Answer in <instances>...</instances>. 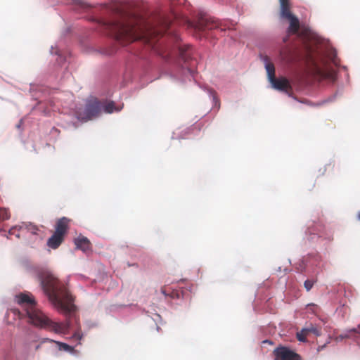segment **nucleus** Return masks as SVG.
I'll return each mask as SVG.
<instances>
[{"label":"nucleus","instance_id":"17","mask_svg":"<svg viewBox=\"0 0 360 360\" xmlns=\"http://www.w3.org/2000/svg\"><path fill=\"white\" fill-rule=\"evenodd\" d=\"M307 334L304 328H303L300 332L297 333V338L300 342H306L307 341Z\"/></svg>","mask_w":360,"mask_h":360},{"label":"nucleus","instance_id":"10","mask_svg":"<svg viewBox=\"0 0 360 360\" xmlns=\"http://www.w3.org/2000/svg\"><path fill=\"white\" fill-rule=\"evenodd\" d=\"M69 222L70 219L66 217L59 219L56 224L55 232L65 236L69 229Z\"/></svg>","mask_w":360,"mask_h":360},{"label":"nucleus","instance_id":"8","mask_svg":"<svg viewBox=\"0 0 360 360\" xmlns=\"http://www.w3.org/2000/svg\"><path fill=\"white\" fill-rule=\"evenodd\" d=\"M178 53L180 58L184 61V65L183 67L187 68L193 74L196 64L195 61L191 60V63L187 65L189 60L191 59V47L189 45H178Z\"/></svg>","mask_w":360,"mask_h":360},{"label":"nucleus","instance_id":"19","mask_svg":"<svg viewBox=\"0 0 360 360\" xmlns=\"http://www.w3.org/2000/svg\"><path fill=\"white\" fill-rule=\"evenodd\" d=\"M314 283L313 281L309 279L304 281V285L307 291H309L312 288Z\"/></svg>","mask_w":360,"mask_h":360},{"label":"nucleus","instance_id":"24","mask_svg":"<svg viewBox=\"0 0 360 360\" xmlns=\"http://www.w3.org/2000/svg\"><path fill=\"white\" fill-rule=\"evenodd\" d=\"M40 348V345H37L35 347V350H38Z\"/></svg>","mask_w":360,"mask_h":360},{"label":"nucleus","instance_id":"2","mask_svg":"<svg viewBox=\"0 0 360 360\" xmlns=\"http://www.w3.org/2000/svg\"><path fill=\"white\" fill-rule=\"evenodd\" d=\"M15 301L20 306L22 311L18 309H11V311L20 319H26L27 323L35 327L55 333H62L65 329L63 324L51 321L38 308L37 301L31 292H25L16 295Z\"/></svg>","mask_w":360,"mask_h":360},{"label":"nucleus","instance_id":"9","mask_svg":"<svg viewBox=\"0 0 360 360\" xmlns=\"http://www.w3.org/2000/svg\"><path fill=\"white\" fill-rule=\"evenodd\" d=\"M269 82L271 84L272 88L276 90L285 92L286 94H290L292 91V86L290 84L289 80L284 77H274L269 80Z\"/></svg>","mask_w":360,"mask_h":360},{"label":"nucleus","instance_id":"15","mask_svg":"<svg viewBox=\"0 0 360 360\" xmlns=\"http://www.w3.org/2000/svg\"><path fill=\"white\" fill-rule=\"evenodd\" d=\"M307 334L308 335L309 333H312L316 336H320L321 334V330L313 325H311L309 327L304 328Z\"/></svg>","mask_w":360,"mask_h":360},{"label":"nucleus","instance_id":"22","mask_svg":"<svg viewBox=\"0 0 360 360\" xmlns=\"http://www.w3.org/2000/svg\"><path fill=\"white\" fill-rule=\"evenodd\" d=\"M30 226H31L30 230L32 231V233H35L36 231H37V229L35 226H31V225H30Z\"/></svg>","mask_w":360,"mask_h":360},{"label":"nucleus","instance_id":"11","mask_svg":"<svg viewBox=\"0 0 360 360\" xmlns=\"http://www.w3.org/2000/svg\"><path fill=\"white\" fill-rule=\"evenodd\" d=\"M75 244L77 249L86 252L91 250V244L89 239L84 236H79L75 240Z\"/></svg>","mask_w":360,"mask_h":360},{"label":"nucleus","instance_id":"4","mask_svg":"<svg viewBox=\"0 0 360 360\" xmlns=\"http://www.w3.org/2000/svg\"><path fill=\"white\" fill-rule=\"evenodd\" d=\"M102 112L101 101L96 98L87 100L85 108H79L76 112V117L82 122H87L98 117Z\"/></svg>","mask_w":360,"mask_h":360},{"label":"nucleus","instance_id":"18","mask_svg":"<svg viewBox=\"0 0 360 360\" xmlns=\"http://www.w3.org/2000/svg\"><path fill=\"white\" fill-rule=\"evenodd\" d=\"M76 4L79 5L84 9H89L92 8L93 6L82 0H72Z\"/></svg>","mask_w":360,"mask_h":360},{"label":"nucleus","instance_id":"12","mask_svg":"<svg viewBox=\"0 0 360 360\" xmlns=\"http://www.w3.org/2000/svg\"><path fill=\"white\" fill-rule=\"evenodd\" d=\"M64 237L65 236L54 232V233L49 238L47 241L48 246L52 249L58 248L63 243Z\"/></svg>","mask_w":360,"mask_h":360},{"label":"nucleus","instance_id":"1","mask_svg":"<svg viewBox=\"0 0 360 360\" xmlns=\"http://www.w3.org/2000/svg\"><path fill=\"white\" fill-rule=\"evenodd\" d=\"M101 6L118 15L117 19L106 24L107 29L117 41L124 45L142 39L162 58H168L171 56L172 51L167 47L157 44L168 29L167 23L162 26L151 24L126 13L117 4H103Z\"/></svg>","mask_w":360,"mask_h":360},{"label":"nucleus","instance_id":"5","mask_svg":"<svg viewBox=\"0 0 360 360\" xmlns=\"http://www.w3.org/2000/svg\"><path fill=\"white\" fill-rule=\"evenodd\" d=\"M280 4V17L288 20L290 25L288 28V34H296L300 29V21L291 11L290 0H278Z\"/></svg>","mask_w":360,"mask_h":360},{"label":"nucleus","instance_id":"6","mask_svg":"<svg viewBox=\"0 0 360 360\" xmlns=\"http://www.w3.org/2000/svg\"><path fill=\"white\" fill-rule=\"evenodd\" d=\"M188 26L193 28L195 32H203L206 30H214L218 29L219 23L214 18L207 16H200L196 22H188Z\"/></svg>","mask_w":360,"mask_h":360},{"label":"nucleus","instance_id":"7","mask_svg":"<svg viewBox=\"0 0 360 360\" xmlns=\"http://www.w3.org/2000/svg\"><path fill=\"white\" fill-rule=\"evenodd\" d=\"M274 360H302L300 354L284 346H279L274 351Z\"/></svg>","mask_w":360,"mask_h":360},{"label":"nucleus","instance_id":"25","mask_svg":"<svg viewBox=\"0 0 360 360\" xmlns=\"http://www.w3.org/2000/svg\"><path fill=\"white\" fill-rule=\"evenodd\" d=\"M357 218L360 221V211L357 214Z\"/></svg>","mask_w":360,"mask_h":360},{"label":"nucleus","instance_id":"21","mask_svg":"<svg viewBox=\"0 0 360 360\" xmlns=\"http://www.w3.org/2000/svg\"><path fill=\"white\" fill-rule=\"evenodd\" d=\"M173 38L175 42H177L179 40V37L177 34H174Z\"/></svg>","mask_w":360,"mask_h":360},{"label":"nucleus","instance_id":"20","mask_svg":"<svg viewBox=\"0 0 360 360\" xmlns=\"http://www.w3.org/2000/svg\"><path fill=\"white\" fill-rule=\"evenodd\" d=\"M60 345V349L65 351H72V347L65 343L57 342Z\"/></svg>","mask_w":360,"mask_h":360},{"label":"nucleus","instance_id":"16","mask_svg":"<svg viewBox=\"0 0 360 360\" xmlns=\"http://www.w3.org/2000/svg\"><path fill=\"white\" fill-rule=\"evenodd\" d=\"M10 218V213L7 209L0 208V219L6 220Z\"/></svg>","mask_w":360,"mask_h":360},{"label":"nucleus","instance_id":"23","mask_svg":"<svg viewBox=\"0 0 360 360\" xmlns=\"http://www.w3.org/2000/svg\"><path fill=\"white\" fill-rule=\"evenodd\" d=\"M161 292H162V294H164L165 295H167V294L166 293V291H165V288H162V289H161Z\"/></svg>","mask_w":360,"mask_h":360},{"label":"nucleus","instance_id":"26","mask_svg":"<svg viewBox=\"0 0 360 360\" xmlns=\"http://www.w3.org/2000/svg\"><path fill=\"white\" fill-rule=\"evenodd\" d=\"M15 229V228H13V229H11L10 230V233H13V231H14V229Z\"/></svg>","mask_w":360,"mask_h":360},{"label":"nucleus","instance_id":"27","mask_svg":"<svg viewBox=\"0 0 360 360\" xmlns=\"http://www.w3.org/2000/svg\"><path fill=\"white\" fill-rule=\"evenodd\" d=\"M46 341H50L51 342L52 340H49V339H46Z\"/></svg>","mask_w":360,"mask_h":360},{"label":"nucleus","instance_id":"14","mask_svg":"<svg viewBox=\"0 0 360 360\" xmlns=\"http://www.w3.org/2000/svg\"><path fill=\"white\" fill-rule=\"evenodd\" d=\"M102 110L107 113H112L115 110V103L112 101L107 102L105 101H101Z\"/></svg>","mask_w":360,"mask_h":360},{"label":"nucleus","instance_id":"13","mask_svg":"<svg viewBox=\"0 0 360 360\" xmlns=\"http://www.w3.org/2000/svg\"><path fill=\"white\" fill-rule=\"evenodd\" d=\"M264 61L265 63V69L267 72V77L269 81L271 79H274L275 75V67L273 63H271L269 60V58L268 56H265L264 58Z\"/></svg>","mask_w":360,"mask_h":360},{"label":"nucleus","instance_id":"3","mask_svg":"<svg viewBox=\"0 0 360 360\" xmlns=\"http://www.w3.org/2000/svg\"><path fill=\"white\" fill-rule=\"evenodd\" d=\"M39 278L43 290L51 303L65 313L71 312L73 300L65 285L49 271H42Z\"/></svg>","mask_w":360,"mask_h":360}]
</instances>
